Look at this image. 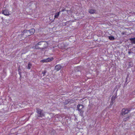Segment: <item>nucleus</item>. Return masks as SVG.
Wrapping results in <instances>:
<instances>
[{
	"mask_svg": "<svg viewBox=\"0 0 135 135\" xmlns=\"http://www.w3.org/2000/svg\"><path fill=\"white\" fill-rule=\"evenodd\" d=\"M35 32V30L33 28H32L29 30H25L24 31V34L26 35V36H27L26 33L28 34V36H29L30 34L32 35Z\"/></svg>",
	"mask_w": 135,
	"mask_h": 135,
	"instance_id": "obj_1",
	"label": "nucleus"
},
{
	"mask_svg": "<svg viewBox=\"0 0 135 135\" xmlns=\"http://www.w3.org/2000/svg\"><path fill=\"white\" fill-rule=\"evenodd\" d=\"M114 99H115L114 97L113 96H112V98L111 99V103H113V101L114 100Z\"/></svg>",
	"mask_w": 135,
	"mask_h": 135,
	"instance_id": "obj_14",
	"label": "nucleus"
},
{
	"mask_svg": "<svg viewBox=\"0 0 135 135\" xmlns=\"http://www.w3.org/2000/svg\"><path fill=\"white\" fill-rule=\"evenodd\" d=\"M46 71H44L42 73V74H43V75H44V74L46 73Z\"/></svg>",
	"mask_w": 135,
	"mask_h": 135,
	"instance_id": "obj_15",
	"label": "nucleus"
},
{
	"mask_svg": "<svg viewBox=\"0 0 135 135\" xmlns=\"http://www.w3.org/2000/svg\"><path fill=\"white\" fill-rule=\"evenodd\" d=\"M31 65L30 63H29L28 65V69H30Z\"/></svg>",
	"mask_w": 135,
	"mask_h": 135,
	"instance_id": "obj_13",
	"label": "nucleus"
},
{
	"mask_svg": "<svg viewBox=\"0 0 135 135\" xmlns=\"http://www.w3.org/2000/svg\"><path fill=\"white\" fill-rule=\"evenodd\" d=\"M2 13L6 16L8 15V12L7 10H3Z\"/></svg>",
	"mask_w": 135,
	"mask_h": 135,
	"instance_id": "obj_6",
	"label": "nucleus"
},
{
	"mask_svg": "<svg viewBox=\"0 0 135 135\" xmlns=\"http://www.w3.org/2000/svg\"><path fill=\"white\" fill-rule=\"evenodd\" d=\"M37 112L39 114V117H42L44 115V113L42 110L38 109H37Z\"/></svg>",
	"mask_w": 135,
	"mask_h": 135,
	"instance_id": "obj_3",
	"label": "nucleus"
},
{
	"mask_svg": "<svg viewBox=\"0 0 135 135\" xmlns=\"http://www.w3.org/2000/svg\"><path fill=\"white\" fill-rule=\"evenodd\" d=\"M42 42H42H41L38 43L37 44V45H41V42Z\"/></svg>",
	"mask_w": 135,
	"mask_h": 135,
	"instance_id": "obj_16",
	"label": "nucleus"
},
{
	"mask_svg": "<svg viewBox=\"0 0 135 135\" xmlns=\"http://www.w3.org/2000/svg\"><path fill=\"white\" fill-rule=\"evenodd\" d=\"M66 11L65 9H63L61 11Z\"/></svg>",
	"mask_w": 135,
	"mask_h": 135,
	"instance_id": "obj_17",
	"label": "nucleus"
},
{
	"mask_svg": "<svg viewBox=\"0 0 135 135\" xmlns=\"http://www.w3.org/2000/svg\"><path fill=\"white\" fill-rule=\"evenodd\" d=\"M130 117V116H128L127 117H124V118L123 120L124 121H126L127 120H128Z\"/></svg>",
	"mask_w": 135,
	"mask_h": 135,
	"instance_id": "obj_8",
	"label": "nucleus"
},
{
	"mask_svg": "<svg viewBox=\"0 0 135 135\" xmlns=\"http://www.w3.org/2000/svg\"><path fill=\"white\" fill-rule=\"evenodd\" d=\"M67 11V12H68V11Z\"/></svg>",
	"mask_w": 135,
	"mask_h": 135,
	"instance_id": "obj_20",
	"label": "nucleus"
},
{
	"mask_svg": "<svg viewBox=\"0 0 135 135\" xmlns=\"http://www.w3.org/2000/svg\"><path fill=\"white\" fill-rule=\"evenodd\" d=\"M128 53H129V54H130V52H128Z\"/></svg>",
	"mask_w": 135,
	"mask_h": 135,
	"instance_id": "obj_19",
	"label": "nucleus"
},
{
	"mask_svg": "<svg viewBox=\"0 0 135 135\" xmlns=\"http://www.w3.org/2000/svg\"><path fill=\"white\" fill-rule=\"evenodd\" d=\"M60 12H59L55 14L54 16L55 18H57L58 17L60 14Z\"/></svg>",
	"mask_w": 135,
	"mask_h": 135,
	"instance_id": "obj_11",
	"label": "nucleus"
},
{
	"mask_svg": "<svg viewBox=\"0 0 135 135\" xmlns=\"http://www.w3.org/2000/svg\"><path fill=\"white\" fill-rule=\"evenodd\" d=\"M1 3H0V7H1Z\"/></svg>",
	"mask_w": 135,
	"mask_h": 135,
	"instance_id": "obj_18",
	"label": "nucleus"
},
{
	"mask_svg": "<svg viewBox=\"0 0 135 135\" xmlns=\"http://www.w3.org/2000/svg\"><path fill=\"white\" fill-rule=\"evenodd\" d=\"M61 68V66L60 65H57L55 66V69L57 71H58Z\"/></svg>",
	"mask_w": 135,
	"mask_h": 135,
	"instance_id": "obj_7",
	"label": "nucleus"
},
{
	"mask_svg": "<svg viewBox=\"0 0 135 135\" xmlns=\"http://www.w3.org/2000/svg\"><path fill=\"white\" fill-rule=\"evenodd\" d=\"M129 110L127 109L124 108L122 109V114L123 115H124L126 114H127Z\"/></svg>",
	"mask_w": 135,
	"mask_h": 135,
	"instance_id": "obj_4",
	"label": "nucleus"
},
{
	"mask_svg": "<svg viewBox=\"0 0 135 135\" xmlns=\"http://www.w3.org/2000/svg\"><path fill=\"white\" fill-rule=\"evenodd\" d=\"M95 11L93 9H90L89 11V12L91 14H94L95 13Z\"/></svg>",
	"mask_w": 135,
	"mask_h": 135,
	"instance_id": "obj_9",
	"label": "nucleus"
},
{
	"mask_svg": "<svg viewBox=\"0 0 135 135\" xmlns=\"http://www.w3.org/2000/svg\"><path fill=\"white\" fill-rule=\"evenodd\" d=\"M83 106L82 105H78L77 107V110L79 111V113L80 115H82L84 112Z\"/></svg>",
	"mask_w": 135,
	"mask_h": 135,
	"instance_id": "obj_2",
	"label": "nucleus"
},
{
	"mask_svg": "<svg viewBox=\"0 0 135 135\" xmlns=\"http://www.w3.org/2000/svg\"><path fill=\"white\" fill-rule=\"evenodd\" d=\"M130 40L132 43L135 44V38H131L130 39Z\"/></svg>",
	"mask_w": 135,
	"mask_h": 135,
	"instance_id": "obj_10",
	"label": "nucleus"
},
{
	"mask_svg": "<svg viewBox=\"0 0 135 135\" xmlns=\"http://www.w3.org/2000/svg\"><path fill=\"white\" fill-rule=\"evenodd\" d=\"M109 38L110 40H113L114 39V38L113 36H109Z\"/></svg>",
	"mask_w": 135,
	"mask_h": 135,
	"instance_id": "obj_12",
	"label": "nucleus"
},
{
	"mask_svg": "<svg viewBox=\"0 0 135 135\" xmlns=\"http://www.w3.org/2000/svg\"><path fill=\"white\" fill-rule=\"evenodd\" d=\"M53 60V58H48L47 59H44L42 60L41 61V62H50Z\"/></svg>",
	"mask_w": 135,
	"mask_h": 135,
	"instance_id": "obj_5",
	"label": "nucleus"
}]
</instances>
